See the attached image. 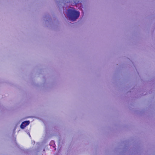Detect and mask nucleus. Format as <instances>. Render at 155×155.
Listing matches in <instances>:
<instances>
[{"label": "nucleus", "mask_w": 155, "mask_h": 155, "mask_svg": "<svg viewBox=\"0 0 155 155\" xmlns=\"http://www.w3.org/2000/svg\"><path fill=\"white\" fill-rule=\"evenodd\" d=\"M71 8L68 10L67 15L70 20L74 21L79 17L80 13L79 12L76 11L74 8Z\"/></svg>", "instance_id": "1"}, {"label": "nucleus", "mask_w": 155, "mask_h": 155, "mask_svg": "<svg viewBox=\"0 0 155 155\" xmlns=\"http://www.w3.org/2000/svg\"><path fill=\"white\" fill-rule=\"evenodd\" d=\"M29 121H26L23 122L21 125L20 127L22 129H24L25 127L29 124Z\"/></svg>", "instance_id": "2"}]
</instances>
